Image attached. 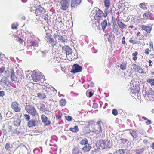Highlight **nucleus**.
Masks as SVG:
<instances>
[{"instance_id":"obj_1","label":"nucleus","mask_w":154,"mask_h":154,"mask_svg":"<svg viewBox=\"0 0 154 154\" xmlns=\"http://www.w3.org/2000/svg\"><path fill=\"white\" fill-rule=\"evenodd\" d=\"M97 145L100 149L111 148L112 146V143L108 140H100L99 143H97Z\"/></svg>"},{"instance_id":"obj_2","label":"nucleus","mask_w":154,"mask_h":154,"mask_svg":"<svg viewBox=\"0 0 154 154\" xmlns=\"http://www.w3.org/2000/svg\"><path fill=\"white\" fill-rule=\"evenodd\" d=\"M103 12L99 8L95 7L92 11L91 14L92 16L94 14V19L97 20H100L102 19Z\"/></svg>"},{"instance_id":"obj_3","label":"nucleus","mask_w":154,"mask_h":154,"mask_svg":"<svg viewBox=\"0 0 154 154\" xmlns=\"http://www.w3.org/2000/svg\"><path fill=\"white\" fill-rule=\"evenodd\" d=\"M32 77L33 81L38 82L42 79L45 78L41 72L34 71L32 75Z\"/></svg>"},{"instance_id":"obj_4","label":"nucleus","mask_w":154,"mask_h":154,"mask_svg":"<svg viewBox=\"0 0 154 154\" xmlns=\"http://www.w3.org/2000/svg\"><path fill=\"white\" fill-rule=\"evenodd\" d=\"M26 110L27 112L32 116H35L38 113L35 108L33 106L27 105L26 106Z\"/></svg>"},{"instance_id":"obj_5","label":"nucleus","mask_w":154,"mask_h":154,"mask_svg":"<svg viewBox=\"0 0 154 154\" xmlns=\"http://www.w3.org/2000/svg\"><path fill=\"white\" fill-rule=\"evenodd\" d=\"M145 97L146 98L149 99V100H152V96L154 95V91L151 88H149L146 89L145 92Z\"/></svg>"},{"instance_id":"obj_6","label":"nucleus","mask_w":154,"mask_h":154,"mask_svg":"<svg viewBox=\"0 0 154 154\" xmlns=\"http://www.w3.org/2000/svg\"><path fill=\"white\" fill-rule=\"evenodd\" d=\"M51 35H47L45 37V38L47 40V42L50 44L52 47H54L57 43L56 41H55L53 38L51 37Z\"/></svg>"},{"instance_id":"obj_7","label":"nucleus","mask_w":154,"mask_h":154,"mask_svg":"<svg viewBox=\"0 0 154 154\" xmlns=\"http://www.w3.org/2000/svg\"><path fill=\"white\" fill-rule=\"evenodd\" d=\"M69 5V3L67 0H62L60 2L61 9L63 10H66Z\"/></svg>"},{"instance_id":"obj_8","label":"nucleus","mask_w":154,"mask_h":154,"mask_svg":"<svg viewBox=\"0 0 154 154\" xmlns=\"http://www.w3.org/2000/svg\"><path fill=\"white\" fill-rule=\"evenodd\" d=\"M82 67L76 64H74L72 66V69L71 72L74 73L82 71Z\"/></svg>"},{"instance_id":"obj_9","label":"nucleus","mask_w":154,"mask_h":154,"mask_svg":"<svg viewBox=\"0 0 154 154\" xmlns=\"http://www.w3.org/2000/svg\"><path fill=\"white\" fill-rule=\"evenodd\" d=\"M51 89L50 88L44 86L42 88V91L45 97L46 98L47 96H49L51 92Z\"/></svg>"},{"instance_id":"obj_10","label":"nucleus","mask_w":154,"mask_h":154,"mask_svg":"<svg viewBox=\"0 0 154 154\" xmlns=\"http://www.w3.org/2000/svg\"><path fill=\"white\" fill-rule=\"evenodd\" d=\"M19 104L16 102H14L12 103V108L16 112H20V108L19 106Z\"/></svg>"},{"instance_id":"obj_11","label":"nucleus","mask_w":154,"mask_h":154,"mask_svg":"<svg viewBox=\"0 0 154 154\" xmlns=\"http://www.w3.org/2000/svg\"><path fill=\"white\" fill-rule=\"evenodd\" d=\"M67 57L69 60H72L77 58V53L76 51L72 52L68 55H67Z\"/></svg>"},{"instance_id":"obj_12","label":"nucleus","mask_w":154,"mask_h":154,"mask_svg":"<svg viewBox=\"0 0 154 154\" xmlns=\"http://www.w3.org/2000/svg\"><path fill=\"white\" fill-rule=\"evenodd\" d=\"M123 21H124L122 20H119L117 21V24L121 30H123L124 29H126L127 26V25L125 24Z\"/></svg>"},{"instance_id":"obj_13","label":"nucleus","mask_w":154,"mask_h":154,"mask_svg":"<svg viewBox=\"0 0 154 154\" xmlns=\"http://www.w3.org/2000/svg\"><path fill=\"white\" fill-rule=\"evenodd\" d=\"M44 10L43 8L40 5H39L36 8L35 13L36 15H40L41 13H42Z\"/></svg>"},{"instance_id":"obj_14","label":"nucleus","mask_w":154,"mask_h":154,"mask_svg":"<svg viewBox=\"0 0 154 154\" xmlns=\"http://www.w3.org/2000/svg\"><path fill=\"white\" fill-rule=\"evenodd\" d=\"M137 39V37L136 36H132L131 39L129 40V42L131 43H132L133 44H141V42L140 41H137L135 40Z\"/></svg>"},{"instance_id":"obj_15","label":"nucleus","mask_w":154,"mask_h":154,"mask_svg":"<svg viewBox=\"0 0 154 154\" xmlns=\"http://www.w3.org/2000/svg\"><path fill=\"white\" fill-rule=\"evenodd\" d=\"M139 26L142 29L148 33H150L152 29V28L150 26H147L146 25H140Z\"/></svg>"},{"instance_id":"obj_16","label":"nucleus","mask_w":154,"mask_h":154,"mask_svg":"<svg viewBox=\"0 0 154 154\" xmlns=\"http://www.w3.org/2000/svg\"><path fill=\"white\" fill-rule=\"evenodd\" d=\"M38 122L37 120L32 119L30 120L28 123V126L29 127L35 126L38 124Z\"/></svg>"},{"instance_id":"obj_17","label":"nucleus","mask_w":154,"mask_h":154,"mask_svg":"<svg viewBox=\"0 0 154 154\" xmlns=\"http://www.w3.org/2000/svg\"><path fill=\"white\" fill-rule=\"evenodd\" d=\"M134 84H132L131 85L130 89H131V92L132 93L136 94L137 93H138L139 92V90L138 89V86H134Z\"/></svg>"},{"instance_id":"obj_18","label":"nucleus","mask_w":154,"mask_h":154,"mask_svg":"<svg viewBox=\"0 0 154 154\" xmlns=\"http://www.w3.org/2000/svg\"><path fill=\"white\" fill-rule=\"evenodd\" d=\"M82 0H71V5L72 7L77 6L81 2Z\"/></svg>"},{"instance_id":"obj_19","label":"nucleus","mask_w":154,"mask_h":154,"mask_svg":"<svg viewBox=\"0 0 154 154\" xmlns=\"http://www.w3.org/2000/svg\"><path fill=\"white\" fill-rule=\"evenodd\" d=\"M19 117L18 116H14L12 118L13 119H16L14 122V124L16 126H19L20 125L21 121Z\"/></svg>"},{"instance_id":"obj_20","label":"nucleus","mask_w":154,"mask_h":154,"mask_svg":"<svg viewBox=\"0 0 154 154\" xmlns=\"http://www.w3.org/2000/svg\"><path fill=\"white\" fill-rule=\"evenodd\" d=\"M91 148V146H90V145L89 144H88L85 145L84 147L82 148V149L83 151L84 152H89Z\"/></svg>"},{"instance_id":"obj_21","label":"nucleus","mask_w":154,"mask_h":154,"mask_svg":"<svg viewBox=\"0 0 154 154\" xmlns=\"http://www.w3.org/2000/svg\"><path fill=\"white\" fill-rule=\"evenodd\" d=\"M72 154H82V153L78 148L75 147L73 148Z\"/></svg>"},{"instance_id":"obj_22","label":"nucleus","mask_w":154,"mask_h":154,"mask_svg":"<svg viewBox=\"0 0 154 154\" xmlns=\"http://www.w3.org/2000/svg\"><path fill=\"white\" fill-rule=\"evenodd\" d=\"M101 25L102 29L103 31L105 30L106 27L107 25V22L106 20H105L103 21L101 23Z\"/></svg>"},{"instance_id":"obj_23","label":"nucleus","mask_w":154,"mask_h":154,"mask_svg":"<svg viewBox=\"0 0 154 154\" xmlns=\"http://www.w3.org/2000/svg\"><path fill=\"white\" fill-rule=\"evenodd\" d=\"M129 133L132 136L134 139L136 138L137 137V134L135 131L131 130L130 131Z\"/></svg>"},{"instance_id":"obj_24","label":"nucleus","mask_w":154,"mask_h":154,"mask_svg":"<svg viewBox=\"0 0 154 154\" xmlns=\"http://www.w3.org/2000/svg\"><path fill=\"white\" fill-rule=\"evenodd\" d=\"M66 53L67 55H69L72 52V49L69 46H67L66 47Z\"/></svg>"},{"instance_id":"obj_25","label":"nucleus","mask_w":154,"mask_h":154,"mask_svg":"<svg viewBox=\"0 0 154 154\" xmlns=\"http://www.w3.org/2000/svg\"><path fill=\"white\" fill-rule=\"evenodd\" d=\"M11 76L12 80L13 81H16L17 80V78L14 73V71L12 70L11 72Z\"/></svg>"},{"instance_id":"obj_26","label":"nucleus","mask_w":154,"mask_h":154,"mask_svg":"<svg viewBox=\"0 0 154 154\" xmlns=\"http://www.w3.org/2000/svg\"><path fill=\"white\" fill-rule=\"evenodd\" d=\"M127 63L126 62H123L122 63L120 66V67L121 69L124 70L126 69V66Z\"/></svg>"},{"instance_id":"obj_27","label":"nucleus","mask_w":154,"mask_h":154,"mask_svg":"<svg viewBox=\"0 0 154 154\" xmlns=\"http://www.w3.org/2000/svg\"><path fill=\"white\" fill-rule=\"evenodd\" d=\"M31 46L36 47L38 46V43L35 40H32L30 42Z\"/></svg>"},{"instance_id":"obj_28","label":"nucleus","mask_w":154,"mask_h":154,"mask_svg":"<svg viewBox=\"0 0 154 154\" xmlns=\"http://www.w3.org/2000/svg\"><path fill=\"white\" fill-rule=\"evenodd\" d=\"M125 152L124 149H119L117 150L113 154H125Z\"/></svg>"},{"instance_id":"obj_29","label":"nucleus","mask_w":154,"mask_h":154,"mask_svg":"<svg viewBox=\"0 0 154 154\" xmlns=\"http://www.w3.org/2000/svg\"><path fill=\"white\" fill-rule=\"evenodd\" d=\"M88 140L85 138H84L82 139V140L80 142V144L81 145H86V144H88Z\"/></svg>"},{"instance_id":"obj_30","label":"nucleus","mask_w":154,"mask_h":154,"mask_svg":"<svg viewBox=\"0 0 154 154\" xmlns=\"http://www.w3.org/2000/svg\"><path fill=\"white\" fill-rule=\"evenodd\" d=\"M69 130L72 132H77L78 131L79 129L77 126H75L74 128H70Z\"/></svg>"},{"instance_id":"obj_31","label":"nucleus","mask_w":154,"mask_h":154,"mask_svg":"<svg viewBox=\"0 0 154 154\" xmlns=\"http://www.w3.org/2000/svg\"><path fill=\"white\" fill-rule=\"evenodd\" d=\"M144 150V148H143L140 149H137L136 150V154H140L143 152Z\"/></svg>"},{"instance_id":"obj_32","label":"nucleus","mask_w":154,"mask_h":154,"mask_svg":"<svg viewBox=\"0 0 154 154\" xmlns=\"http://www.w3.org/2000/svg\"><path fill=\"white\" fill-rule=\"evenodd\" d=\"M36 95L41 100L44 99L46 98L45 97L43 94H42L40 93H37Z\"/></svg>"},{"instance_id":"obj_33","label":"nucleus","mask_w":154,"mask_h":154,"mask_svg":"<svg viewBox=\"0 0 154 154\" xmlns=\"http://www.w3.org/2000/svg\"><path fill=\"white\" fill-rule=\"evenodd\" d=\"M66 101L64 99H62L60 101V105L62 106H63L65 105L66 103Z\"/></svg>"},{"instance_id":"obj_34","label":"nucleus","mask_w":154,"mask_h":154,"mask_svg":"<svg viewBox=\"0 0 154 154\" xmlns=\"http://www.w3.org/2000/svg\"><path fill=\"white\" fill-rule=\"evenodd\" d=\"M147 82L149 83L151 85H154V79H147Z\"/></svg>"},{"instance_id":"obj_35","label":"nucleus","mask_w":154,"mask_h":154,"mask_svg":"<svg viewBox=\"0 0 154 154\" xmlns=\"http://www.w3.org/2000/svg\"><path fill=\"white\" fill-rule=\"evenodd\" d=\"M104 3L105 6L107 8H108L110 5V2L109 0H105Z\"/></svg>"},{"instance_id":"obj_36","label":"nucleus","mask_w":154,"mask_h":154,"mask_svg":"<svg viewBox=\"0 0 154 154\" xmlns=\"http://www.w3.org/2000/svg\"><path fill=\"white\" fill-rule=\"evenodd\" d=\"M58 40H60L62 42H64L65 41V38L62 36L60 35L59 36Z\"/></svg>"},{"instance_id":"obj_37","label":"nucleus","mask_w":154,"mask_h":154,"mask_svg":"<svg viewBox=\"0 0 154 154\" xmlns=\"http://www.w3.org/2000/svg\"><path fill=\"white\" fill-rule=\"evenodd\" d=\"M136 71L140 73H144L143 70L140 66H139L137 69V70H136Z\"/></svg>"},{"instance_id":"obj_38","label":"nucleus","mask_w":154,"mask_h":154,"mask_svg":"<svg viewBox=\"0 0 154 154\" xmlns=\"http://www.w3.org/2000/svg\"><path fill=\"white\" fill-rule=\"evenodd\" d=\"M41 119L43 122H45L46 121H47V120H48L47 117L44 115H41Z\"/></svg>"},{"instance_id":"obj_39","label":"nucleus","mask_w":154,"mask_h":154,"mask_svg":"<svg viewBox=\"0 0 154 154\" xmlns=\"http://www.w3.org/2000/svg\"><path fill=\"white\" fill-rule=\"evenodd\" d=\"M12 127L11 126H9V130L8 131H12L14 133L17 134H18L20 132L19 131H17V129H16V131H14L12 129Z\"/></svg>"},{"instance_id":"obj_40","label":"nucleus","mask_w":154,"mask_h":154,"mask_svg":"<svg viewBox=\"0 0 154 154\" xmlns=\"http://www.w3.org/2000/svg\"><path fill=\"white\" fill-rule=\"evenodd\" d=\"M139 67L138 65L135 64H134L132 65V68L133 69L136 71L138 67Z\"/></svg>"},{"instance_id":"obj_41","label":"nucleus","mask_w":154,"mask_h":154,"mask_svg":"<svg viewBox=\"0 0 154 154\" xmlns=\"http://www.w3.org/2000/svg\"><path fill=\"white\" fill-rule=\"evenodd\" d=\"M24 116L26 120L27 121H29L30 119V116L29 115L25 114L24 115Z\"/></svg>"},{"instance_id":"obj_42","label":"nucleus","mask_w":154,"mask_h":154,"mask_svg":"<svg viewBox=\"0 0 154 154\" xmlns=\"http://www.w3.org/2000/svg\"><path fill=\"white\" fill-rule=\"evenodd\" d=\"M112 113L114 116H116L118 114L117 110L116 109H114L112 110Z\"/></svg>"},{"instance_id":"obj_43","label":"nucleus","mask_w":154,"mask_h":154,"mask_svg":"<svg viewBox=\"0 0 154 154\" xmlns=\"http://www.w3.org/2000/svg\"><path fill=\"white\" fill-rule=\"evenodd\" d=\"M139 6L140 8L143 9H145L146 6L144 3H142L140 4Z\"/></svg>"},{"instance_id":"obj_44","label":"nucleus","mask_w":154,"mask_h":154,"mask_svg":"<svg viewBox=\"0 0 154 154\" xmlns=\"http://www.w3.org/2000/svg\"><path fill=\"white\" fill-rule=\"evenodd\" d=\"M104 12L106 14V15H104V17H106L107 15L108 14H109V11L108 8L105 9Z\"/></svg>"},{"instance_id":"obj_45","label":"nucleus","mask_w":154,"mask_h":154,"mask_svg":"<svg viewBox=\"0 0 154 154\" xmlns=\"http://www.w3.org/2000/svg\"><path fill=\"white\" fill-rule=\"evenodd\" d=\"M98 130H97V131L98 132V133L99 134L102 133V129L101 126H98Z\"/></svg>"},{"instance_id":"obj_46","label":"nucleus","mask_w":154,"mask_h":154,"mask_svg":"<svg viewBox=\"0 0 154 154\" xmlns=\"http://www.w3.org/2000/svg\"><path fill=\"white\" fill-rule=\"evenodd\" d=\"M44 124L46 125H48L51 124V122L49 120H47L45 122H44Z\"/></svg>"},{"instance_id":"obj_47","label":"nucleus","mask_w":154,"mask_h":154,"mask_svg":"<svg viewBox=\"0 0 154 154\" xmlns=\"http://www.w3.org/2000/svg\"><path fill=\"white\" fill-rule=\"evenodd\" d=\"M65 117L66 120L68 121H72V117L70 116H66Z\"/></svg>"},{"instance_id":"obj_48","label":"nucleus","mask_w":154,"mask_h":154,"mask_svg":"<svg viewBox=\"0 0 154 154\" xmlns=\"http://www.w3.org/2000/svg\"><path fill=\"white\" fill-rule=\"evenodd\" d=\"M5 69V68L4 66H2L0 68V73H2L4 72Z\"/></svg>"},{"instance_id":"obj_49","label":"nucleus","mask_w":154,"mask_h":154,"mask_svg":"<svg viewBox=\"0 0 154 154\" xmlns=\"http://www.w3.org/2000/svg\"><path fill=\"white\" fill-rule=\"evenodd\" d=\"M120 140L121 143H122L123 144H124L126 142L127 140L124 138H122L120 139Z\"/></svg>"},{"instance_id":"obj_50","label":"nucleus","mask_w":154,"mask_h":154,"mask_svg":"<svg viewBox=\"0 0 154 154\" xmlns=\"http://www.w3.org/2000/svg\"><path fill=\"white\" fill-rule=\"evenodd\" d=\"M5 75L7 77H8L9 76V71L8 70L5 71L4 73Z\"/></svg>"},{"instance_id":"obj_51","label":"nucleus","mask_w":154,"mask_h":154,"mask_svg":"<svg viewBox=\"0 0 154 154\" xmlns=\"http://www.w3.org/2000/svg\"><path fill=\"white\" fill-rule=\"evenodd\" d=\"M88 122V123H89V124H90L89 126L90 125H94V122H95L93 120L90 121Z\"/></svg>"},{"instance_id":"obj_52","label":"nucleus","mask_w":154,"mask_h":154,"mask_svg":"<svg viewBox=\"0 0 154 154\" xmlns=\"http://www.w3.org/2000/svg\"><path fill=\"white\" fill-rule=\"evenodd\" d=\"M5 148L7 150H9L10 148V144L8 143L6 144L5 146Z\"/></svg>"},{"instance_id":"obj_53","label":"nucleus","mask_w":154,"mask_h":154,"mask_svg":"<svg viewBox=\"0 0 154 154\" xmlns=\"http://www.w3.org/2000/svg\"><path fill=\"white\" fill-rule=\"evenodd\" d=\"M113 29H119L117 25L116 24H113Z\"/></svg>"},{"instance_id":"obj_54","label":"nucleus","mask_w":154,"mask_h":154,"mask_svg":"<svg viewBox=\"0 0 154 154\" xmlns=\"http://www.w3.org/2000/svg\"><path fill=\"white\" fill-rule=\"evenodd\" d=\"M122 43L124 45L125 44L126 42L125 41V37H123L122 38Z\"/></svg>"},{"instance_id":"obj_55","label":"nucleus","mask_w":154,"mask_h":154,"mask_svg":"<svg viewBox=\"0 0 154 154\" xmlns=\"http://www.w3.org/2000/svg\"><path fill=\"white\" fill-rule=\"evenodd\" d=\"M4 95L5 92L3 91H0V97H3Z\"/></svg>"},{"instance_id":"obj_56","label":"nucleus","mask_w":154,"mask_h":154,"mask_svg":"<svg viewBox=\"0 0 154 154\" xmlns=\"http://www.w3.org/2000/svg\"><path fill=\"white\" fill-rule=\"evenodd\" d=\"M149 16V14L148 13H145L143 15V16L144 17H148Z\"/></svg>"},{"instance_id":"obj_57","label":"nucleus","mask_w":154,"mask_h":154,"mask_svg":"<svg viewBox=\"0 0 154 154\" xmlns=\"http://www.w3.org/2000/svg\"><path fill=\"white\" fill-rule=\"evenodd\" d=\"M12 28L13 29H17V27L14 24H13L12 25Z\"/></svg>"},{"instance_id":"obj_58","label":"nucleus","mask_w":154,"mask_h":154,"mask_svg":"<svg viewBox=\"0 0 154 154\" xmlns=\"http://www.w3.org/2000/svg\"><path fill=\"white\" fill-rule=\"evenodd\" d=\"M59 36V35L56 33H55L53 35V36L55 39H56Z\"/></svg>"},{"instance_id":"obj_59","label":"nucleus","mask_w":154,"mask_h":154,"mask_svg":"<svg viewBox=\"0 0 154 154\" xmlns=\"http://www.w3.org/2000/svg\"><path fill=\"white\" fill-rule=\"evenodd\" d=\"M149 49H146L145 50V53L148 55V54H149Z\"/></svg>"},{"instance_id":"obj_60","label":"nucleus","mask_w":154,"mask_h":154,"mask_svg":"<svg viewBox=\"0 0 154 154\" xmlns=\"http://www.w3.org/2000/svg\"><path fill=\"white\" fill-rule=\"evenodd\" d=\"M102 122L101 121H98L97 122V124L98 126H101Z\"/></svg>"},{"instance_id":"obj_61","label":"nucleus","mask_w":154,"mask_h":154,"mask_svg":"<svg viewBox=\"0 0 154 154\" xmlns=\"http://www.w3.org/2000/svg\"><path fill=\"white\" fill-rule=\"evenodd\" d=\"M38 108L39 109H40V111H42L44 110V108L42 106H40V107H38Z\"/></svg>"},{"instance_id":"obj_62","label":"nucleus","mask_w":154,"mask_h":154,"mask_svg":"<svg viewBox=\"0 0 154 154\" xmlns=\"http://www.w3.org/2000/svg\"><path fill=\"white\" fill-rule=\"evenodd\" d=\"M146 123L147 125H149L151 124V122L150 120L148 119Z\"/></svg>"},{"instance_id":"obj_63","label":"nucleus","mask_w":154,"mask_h":154,"mask_svg":"<svg viewBox=\"0 0 154 154\" xmlns=\"http://www.w3.org/2000/svg\"><path fill=\"white\" fill-rule=\"evenodd\" d=\"M137 54H138V53L137 51L135 52L134 53H133V54H132V55L133 56H135V57H136Z\"/></svg>"},{"instance_id":"obj_64","label":"nucleus","mask_w":154,"mask_h":154,"mask_svg":"<svg viewBox=\"0 0 154 154\" xmlns=\"http://www.w3.org/2000/svg\"><path fill=\"white\" fill-rule=\"evenodd\" d=\"M89 97H91L93 95V94L91 91H89Z\"/></svg>"}]
</instances>
